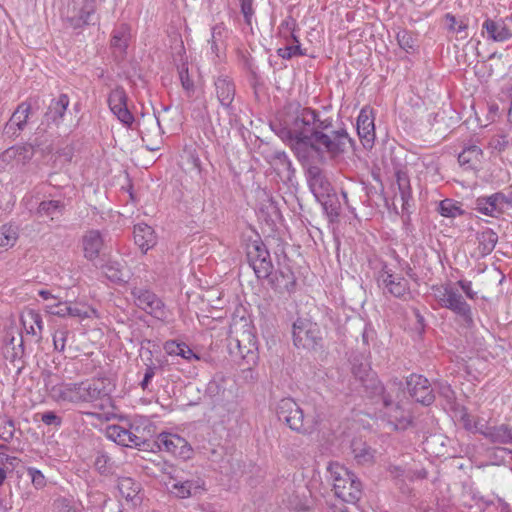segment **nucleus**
Returning <instances> with one entry per match:
<instances>
[{"instance_id": "nucleus-1", "label": "nucleus", "mask_w": 512, "mask_h": 512, "mask_svg": "<svg viewBox=\"0 0 512 512\" xmlns=\"http://www.w3.org/2000/svg\"><path fill=\"white\" fill-rule=\"evenodd\" d=\"M281 137L301 162L323 155L334 159L351 142L346 129L337 126L332 117L308 107L297 110L281 130Z\"/></svg>"}, {"instance_id": "nucleus-2", "label": "nucleus", "mask_w": 512, "mask_h": 512, "mask_svg": "<svg viewBox=\"0 0 512 512\" xmlns=\"http://www.w3.org/2000/svg\"><path fill=\"white\" fill-rule=\"evenodd\" d=\"M353 374L367 389H371L374 395L380 397L383 404L384 416L395 429H405L412 419L409 409V401L402 383L398 381L389 382L383 386L375 377L368 365L353 367Z\"/></svg>"}, {"instance_id": "nucleus-3", "label": "nucleus", "mask_w": 512, "mask_h": 512, "mask_svg": "<svg viewBox=\"0 0 512 512\" xmlns=\"http://www.w3.org/2000/svg\"><path fill=\"white\" fill-rule=\"evenodd\" d=\"M130 140L135 143L134 153L151 152L159 149L161 143L160 127L157 118L151 114L141 113L135 119L130 110Z\"/></svg>"}, {"instance_id": "nucleus-4", "label": "nucleus", "mask_w": 512, "mask_h": 512, "mask_svg": "<svg viewBox=\"0 0 512 512\" xmlns=\"http://www.w3.org/2000/svg\"><path fill=\"white\" fill-rule=\"evenodd\" d=\"M276 414L291 430L301 434H311L318 427V419L313 415H306L291 398H283L278 402Z\"/></svg>"}, {"instance_id": "nucleus-5", "label": "nucleus", "mask_w": 512, "mask_h": 512, "mask_svg": "<svg viewBox=\"0 0 512 512\" xmlns=\"http://www.w3.org/2000/svg\"><path fill=\"white\" fill-rule=\"evenodd\" d=\"M133 445L142 447L139 448V450L150 449L153 451L154 448H157L159 451H165L182 460H188L193 456V449L188 441L180 435L170 432L160 433L152 443L147 441L140 443L138 437H132L130 433V448H132Z\"/></svg>"}, {"instance_id": "nucleus-6", "label": "nucleus", "mask_w": 512, "mask_h": 512, "mask_svg": "<svg viewBox=\"0 0 512 512\" xmlns=\"http://www.w3.org/2000/svg\"><path fill=\"white\" fill-rule=\"evenodd\" d=\"M335 495L347 503H355L361 497V483L344 465L332 462L328 466Z\"/></svg>"}, {"instance_id": "nucleus-7", "label": "nucleus", "mask_w": 512, "mask_h": 512, "mask_svg": "<svg viewBox=\"0 0 512 512\" xmlns=\"http://www.w3.org/2000/svg\"><path fill=\"white\" fill-rule=\"evenodd\" d=\"M228 348L231 355L246 360L248 364L254 363L257 357V339L253 327L244 323L241 329L237 326L231 329L228 338Z\"/></svg>"}, {"instance_id": "nucleus-8", "label": "nucleus", "mask_w": 512, "mask_h": 512, "mask_svg": "<svg viewBox=\"0 0 512 512\" xmlns=\"http://www.w3.org/2000/svg\"><path fill=\"white\" fill-rule=\"evenodd\" d=\"M78 383L80 404H90L99 410H104L110 405L111 385L107 378H93Z\"/></svg>"}, {"instance_id": "nucleus-9", "label": "nucleus", "mask_w": 512, "mask_h": 512, "mask_svg": "<svg viewBox=\"0 0 512 512\" xmlns=\"http://www.w3.org/2000/svg\"><path fill=\"white\" fill-rule=\"evenodd\" d=\"M432 291L441 307L451 310L467 322L472 321L471 306L452 284L445 283L433 286Z\"/></svg>"}, {"instance_id": "nucleus-10", "label": "nucleus", "mask_w": 512, "mask_h": 512, "mask_svg": "<svg viewBox=\"0 0 512 512\" xmlns=\"http://www.w3.org/2000/svg\"><path fill=\"white\" fill-rule=\"evenodd\" d=\"M96 0H69L61 9V18L67 27L78 29L93 23Z\"/></svg>"}, {"instance_id": "nucleus-11", "label": "nucleus", "mask_w": 512, "mask_h": 512, "mask_svg": "<svg viewBox=\"0 0 512 512\" xmlns=\"http://www.w3.org/2000/svg\"><path fill=\"white\" fill-rule=\"evenodd\" d=\"M378 286L384 294L406 300L410 297L409 281L388 265H383L377 276Z\"/></svg>"}, {"instance_id": "nucleus-12", "label": "nucleus", "mask_w": 512, "mask_h": 512, "mask_svg": "<svg viewBox=\"0 0 512 512\" xmlns=\"http://www.w3.org/2000/svg\"><path fill=\"white\" fill-rule=\"evenodd\" d=\"M292 333L297 348L313 349L322 340L319 325L306 318H298L294 322Z\"/></svg>"}, {"instance_id": "nucleus-13", "label": "nucleus", "mask_w": 512, "mask_h": 512, "mask_svg": "<svg viewBox=\"0 0 512 512\" xmlns=\"http://www.w3.org/2000/svg\"><path fill=\"white\" fill-rule=\"evenodd\" d=\"M247 258L257 278H268L272 272V261L269 251L261 240H254L247 244Z\"/></svg>"}, {"instance_id": "nucleus-14", "label": "nucleus", "mask_w": 512, "mask_h": 512, "mask_svg": "<svg viewBox=\"0 0 512 512\" xmlns=\"http://www.w3.org/2000/svg\"><path fill=\"white\" fill-rule=\"evenodd\" d=\"M510 207H512V198L504 192H495L478 197L475 200L474 209L482 215L499 218Z\"/></svg>"}, {"instance_id": "nucleus-15", "label": "nucleus", "mask_w": 512, "mask_h": 512, "mask_svg": "<svg viewBox=\"0 0 512 512\" xmlns=\"http://www.w3.org/2000/svg\"><path fill=\"white\" fill-rule=\"evenodd\" d=\"M132 294L134 296V304L139 309L159 320L166 319L167 311L165 305L153 292L146 289H135Z\"/></svg>"}, {"instance_id": "nucleus-16", "label": "nucleus", "mask_w": 512, "mask_h": 512, "mask_svg": "<svg viewBox=\"0 0 512 512\" xmlns=\"http://www.w3.org/2000/svg\"><path fill=\"white\" fill-rule=\"evenodd\" d=\"M84 257L89 261L99 260L104 255L105 240L99 230H89L82 237Z\"/></svg>"}, {"instance_id": "nucleus-17", "label": "nucleus", "mask_w": 512, "mask_h": 512, "mask_svg": "<svg viewBox=\"0 0 512 512\" xmlns=\"http://www.w3.org/2000/svg\"><path fill=\"white\" fill-rule=\"evenodd\" d=\"M31 109L32 107L30 103H20L13 112L9 121L6 123L3 131L4 134L9 138L17 137L19 133L25 129L31 114Z\"/></svg>"}, {"instance_id": "nucleus-18", "label": "nucleus", "mask_w": 512, "mask_h": 512, "mask_svg": "<svg viewBox=\"0 0 512 512\" xmlns=\"http://www.w3.org/2000/svg\"><path fill=\"white\" fill-rule=\"evenodd\" d=\"M407 386L412 398L423 405H430L434 401V394L428 379L422 375L412 374L407 380Z\"/></svg>"}, {"instance_id": "nucleus-19", "label": "nucleus", "mask_w": 512, "mask_h": 512, "mask_svg": "<svg viewBox=\"0 0 512 512\" xmlns=\"http://www.w3.org/2000/svg\"><path fill=\"white\" fill-rule=\"evenodd\" d=\"M51 398L58 403L80 404V393L78 382H62L53 385L49 389Z\"/></svg>"}, {"instance_id": "nucleus-20", "label": "nucleus", "mask_w": 512, "mask_h": 512, "mask_svg": "<svg viewBox=\"0 0 512 512\" xmlns=\"http://www.w3.org/2000/svg\"><path fill=\"white\" fill-rule=\"evenodd\" d=\"M23 355L24 345L22 336L18 339L15 336L8 337L3 347V356L14 365L16 375H19L24 367L23 362H21Z\"/></svg>"}, {"instance_id": "nucleus-21", "label": "nucleus", "mask_w": 512, "mask_h": 512, "mask_svg": "<svg viewBox=\"0 0 512 512\" xmlns=\"http://www.w3.org/2000/svg\"><path fill=\"white\" fill-rule=\"evenodd\" d=\"M215 94L220 105L227 111L232 108L235 98V85L228 76H219L215 80Z\"/></svg>"}, {"instance_id": "nucleus-22", "label": "nucleus", "mask_w": 512, "mask_h": 512, "mask_svg": "<svg viewBox=\"0 0 512 512\" xmlns=\"http://www.w3.org/2000/svg\"><path fill=\"white\" fill-rule=\"evenodd\" d=\"M108 104L110 110L118 120L128 126V104L124 88L117 87L112 90L108 98Z\"/></svg>"}, {"instance_id": "nucleus-23", "label": "nucleus", "mask_w": 512, "mask_h": 512, "mask_svg": "<svg viewBox=\"0 0 512 512\" xmlns=\"http://www.w3.org/2000/svg\"><path fill=\"white\" fill-rule=\"evenodd\" d=\"M270 283L272 287L280 294H291L295 291L296 277L291 269L285 267L271 273Z\"/></svg>"}, {"instance_id": "nucleus-24", "label": "nucleus", "mask_w": 512, "mask_h": 512, "mask_svg": "<svg viewBox=\"0 0 512 512\" xmlns=\"http://www.w3.org/2000/svg\"><path fill=\"white\" fill-rule=\"evenodd\" d=\"M482 29L487 33L488 38L495 42H504L512 38L511 28L501 19L496 21L487 18Z\"/></svg>"}, {"instance_id": "nucleus-25", "label": "nucleus", "mask_w": 512, "mask_h": 512, "mask_svg": "<svg viewBox=\"0 0 512 512\" xmlns=\"http://www.w3.org/2000/svg\"><path fill=\"white\" fill-rule=\"evenodd\" d=\"M357 132L364 146H371L375 138L374 119L371 111L362 109L357 118Z\"/></svg>"}, {"instance_id": "nucleus-26", "label": "nucleus", "mask_w": 512, "mask_h": 512, "mask_svg": "<svg viewBox=\"0 0 512 512\" xmlns=\"http://www.w3.org/2000/svg\"><path fill=\"white\" fill-rule=\"evenodd\" d=\"M308 183L317 198L328 196L331 191V184L316 166L310 167L308 170Z\"/></svg>"}, {"instance_id": "nucleus-27", "label": "nucleus", "mask_w": 512, "mask_h": 512, "mask_svg": "<svg viewBox=\"0 0 512 512\" xmlns=\"http://www.w3.org/2000/svg\"><path fill=\"white\" fill-rule=\"evenodd\" d=\"M135 245L145 254L156 244V235L152 227L147 224H138L134 227Z\"/></svg>"}, {"instance_id": "nucleus-28", "label": "nucleus", "mask_w": 512, "mask_h": 512, "mask_svg": "<svg viewBox=\"0 0 512 512\" xmlns=\"http://www.w3.org/2000/svg\"><path fill=\"white\" fill-rule=\"evenodd\" d=\"M68 105L69 97L66 94H61L58 99H53L44 115L45 122L58 125L63 119Z\"/></svg>"}, {"instance_id": "nucleus-29", "label": "nucleus", "mask_w": 512, "mask_h": 512, "mask_svg": "<svg viewBox=\"0 0 512 512\" xmlns=\"http://www.w3.org/2000/svg\"><path fill=\"white\" fill-rule=\"evenodd\" d=\"M34 155V148L31 144L12 146L5 150L1 157L3 161L14 159L17 163L25 164L29 162Z\"/></svg>"}, {"instance_id": "nucleus-30", "label": "nucleus", "mask_w": 512, "mask_h": 512, "mask_svg": "<svg viewBox=\"0 0 512 512\" xmlns=\"http://www.w3.org/2000/svg\"><path fill=\"white\" fill-rule=\"evenodd\" d=\"M284 26L290 32V37L292 38L293 43L286 45L283 48H279L277 50L278 56L283 59H291L294 56L304 55L298 37L295 35V23L286 21L285 23L281 24V27Z\"/></svg>"}, {"instance_id": "nucleus-31", "label": "nucleus", "mask_w": 512, "mask_h": 512, "mask_svg": "<svg viewBox=\"0 0 512 512\" xmlns=\"http://www.w3.org/2000/svg\"><path fill=\"white\" fill-rule=\"evenodd\" d=\"M351 447L354 459L358 464L372 465L375 462L376 450L372 449L365 442H362L361 440H354Z\"/></svg>"}, {"instance_id": "nucleus-32", "label": "nucleus", "mask_w": 512, "mask_h": 512, "mask_svg": "<svg viewBox=\"0 0 512 512\" xmlns=\"http://www.w3.org/2000/svg\"><path fill=\"white\" fill-rule=\"evenodd\" d=\"M21 321L27 334L37 336L38 340L41 339L43 321L38 312L35 310H28L22 315Z\"/></svg>"}, {"instance_id": "nucleus-33", "label": "nucleus", "mask_w": 512, "mask_h": 512, "mask_svg": "<svg viewBox=\"0 0 512 512\" xmlns=\"http://www.w3.org/2000/svg\"><path fill=\"white\" fill-rule=\"evenodd\" d=\"M164 350L168 355L180 356L188 361L200 359V357L184 342H178L175 340L166 341L164 344Z\"/></svg>"}, {"instance_id": "nucleus-34", "label": "nucleus", "mask_w": 512, "mask_h": 512, "mask_svg": "<svg viewBox=\"0 0 512 512\" xmlns=\"http://www.w3.org/2000/svg\"><path fill=\"white\" fill-rule=\"evenodd\" d=\"M482 155V149L479 146L472 144L463 149L458 156V161L461 166L473 168L480 162Z\"/></svg>"}, {"instance_id": "nucleus-35", "label": "nucleus", "mask_w": 512, "mask_h": 512, "mask_svg": "<svg viewBox=\"0 0 512 512\" xmlns=\"http://www.w3.org/2000/svg\"><path fill=\"white\" fill-rule=\"evenodd\" d=\"M477 240L481 254L488 255L494 250L498 242V235L492 229H486L477 234Z\"/></svg>"}, {"instance_id": "nucleus-36", "label": "nucleus", "mask_w": 512, "mask_h": 512, "mask_svg": "<svg viewBox=\"0 0 512 512\" xmlns=\"http://www.w3.org/2000/svg\"><path fill=\"white\" fill-rule=\"evenodd\" d=\"M64 207V202L60 200H45L40 202L36 213L40 217H49L53 220L55 216L62 214Z\"/></svg>"}, {"instance_id": "nucleus-37", "label": "nucleus", "mask_w": 512, "mask_h": 512, "mask_svg": "<svg viewBox=\"0 0 512 512\" xmlns=\"http://www.w3.org/2000/svg\"><path fill=\"white\" fill-rule=\"evenodd\" d=\"M437 211L441 216L447 218H456L462 216L465 213L460 202L449 198L439 202Z\"/></svg>"}, {"instance_id": "nucleus-38", "label": "nucleus", "mask_w": 512, "mask_h": 512, "mask_svg": "<svg viewBox=\"0 0 512 512\" xmlns=\"http://www.w3.org/2000/svg\"><path fill=\"white\" fill-rule=\"evenodd\" d=\"M273 166L279 175H283L287 180H291L294 175L292 163L285 152H276L273 158Z\"/></svg>"}, {"instance_id": "nucleus-39", "label": "nucleus", "mask_w": 512, "mask_h": 512, "mask_svg": "<svg viewBox=\"0 0 512 512\" xmlns=\"http://www.w3.org/2000/svg\"><path fill=\"white\" fill-rule=\"evenodd\" d=\"M444 21L449 32L460 35L462 39L467 38L468 21L467 19H458L451 13L444 15Z\"/></svg>"}, {"instance_id": "nucleus-40", "label": "nucleus", "mask_w": 512, "mask_h": 512, "mask_svg": "<svg viewBox=\"0 0 512 512\" xmlns=\"http://www.w3.org/2000/svg\"><path fill=\"white\" fill-rule=\"evenodd\" d=\"M455 419L469 432H480L481 428L478 427V420L467 412L464 407H460L455 411Z\"/></svg>"}, {"instance_id": "nucleus-41", "label": "nucleus", "mask_w": 512, "mask_h": 512, "mask_svg": "<svg viewBox=\"0 0 512 512\" xmlns=\"http://www.w3.org/2000/svg\"><path fill=\"white\" fill-rule=\"evenodd\" d=\"M396 182L399 190V197L402 202V208L404 209L411 198L410 179L405 172L398 171L396 173Z\"/></svg>"}, {"instance_id": "nucleus-42", "label": "nucleus", "mask_w": 512, "mask_h": 512, "mask_svg": "<svg viewBox=\"0 0 512 512\" xmlns=\"http://www.w3.org/2000/svg\"><path fill=\"white\" fill-rule=\"evenodd\" d=\"M18 238L17 228L12 225H3L0 228V253L14 246Z\"/></svg>"}, {"instance_id": "nucleus-43", "label": "nucleus", "mask_w": 512, "mask_h": 512, "mask_svg": "<svg viewBox=\"0 0 512 512\" xmlns=\"http://www.w3.org/2000/svg\"><path fill=\"white\" fill-rule=\"evenodd\" d=\"M488 435L495 443L505 444L512 441V431L507 425L492 428Z\"/></svg>"}, {"instance_id": "nucleus-44", "label": "nucleus", "mask_w": 512, "mask_h": 512, "mask_svg": "<svg viewBox=\"0 0 512 512\" xmlns=\"http://www.w3.org/2000/svg\"><path fill=\"white\" fill-rule=\"evenodd\" d=\"M200 488V485L193 481L187 480L184 482H178L173 485V492L179 498L185 499L193 495L195 491Z\"/></svg>"}, {"instance_id": "nucleus-45", "label": "nucleus", "mask_w": 512, "mask_h": 512, "mask_svg": "<svg viewBox=\"0 0 512 512\" xmlns=\"http://www.w3.org/2000/svg\"><path fill=\"white\" fill-rule=\"evenodd\" d=\"M107 437L114 442L127 447L128 430L118 425H111L107 428Z\"/></svg>"}, {"instance_id": "nucleus-46", "label": "nucleus", "mask_w": 512, "mask_h": 512, "mask_svg": "<svg viewBox=\"0 0 512 512\" xmlns=\"http://www.w3.org/2000/svg\"><path fill=\"white\" fill-rule=\"evenodd\" d=\"M399 46L407 53L415 50V39L407 30H401L396 35Z\"/></svg>"}, {"instance_id": "nucleus-47", "label": "nucleus", "mask_w": 512, "mask_h": 512, "mask_svg": "<svg viewBox=\"0 0 512 512\" xmlns=\"http://www.w3.org/2000/svg\"><path fill=\"white\" fill-rule=\"evenodd\" d=\"M387 471L391 477L401 481H404L406 479L412 480L415 476L412 471L407 470L405 467L401 465L390 464L388 466Z\"/></svg>"}, {"instance_id": "nucleus-48", "label": "nucleus", "mask_w": 512, "mask_h": 512, "mask_svg": "<svg viewBox=\"0 0 512 512\" xmlns=\"http://www.w3.org/2000/svg\"><path fill=\"white\" fill-rule=\"evenodd\" d=\"M15 433V424L12 419H0V439L9 442L13 439Z\"/></svg>"}, {"instance_id": "nucleus-49", "label": "nucleus", "mask_w": 512, "mask_h": 512, "mask_svg": "<svg viewBox=\"0 0 512 512\" xmlns=\"http://www.w3.org/2000/svg\"><path fill=\"white\" fill-rule=\"evenodd\" d=\"M69 330L65 327L58 328L53 334V344L55 350L63 352L65 349L66 341L68 339Z\"/></svg>"}, {"instance_id": "nucleus-50", "label": "nucleus", "mask_w": 512, "mask_h": 512, "mask_svg": "<svg viewBox=\"0 0 512 512\" xmlns=\"http://www.w3.org/2000/svg\"><path fill=\"white\" fill-rule=\"evenodd\" d=\"M27 473L36 489H41L46 485L45 477L40 470L34 467H29L27 469Z\"/></svg>"}, {"instance_id": "nucleus-51", "label": "nucleus", "mask_w": 512, "mask_h": 512, "mask_svg": "<svg viewBox=\"0 0 512 512\" xmlns=\"http://www.w3.org/2000/svg\"><path fill=\"white\" fill-rule=\"evenodd\" d=\"M69 308L70 304L67 302H57L54 305H48V312L52 315H56L59 317L69 316Z\"/></svg>"}, {"instance_id": "nucleus-52", "label": "nucleus", "mask_w": 512, "mask_h": 512, "mask_svg": "<svg viewBox=\"0 0 512 512\" xmlns=\"http://www.w3.org/2000/svg\"><path fill=\"white\" fill-rule=\"evenodd\" d=\"M240 6L246 24L251 26L254 16L253 0H241Z\"/></svg>"}, {"instance_id": "nucleus-53", "label": "nucleus", "mask_w": 512, "mask_h": 512, "mask_svg": "<svg viewBox=\"0 0 512 512\" xmlns=\"http://www.w3.org/2000/svg\"><path fill=\"white\" fill-rule=\"evenodd\" d=\"M41 421L45 425H53V426H60L62 424V419L59 417L55 412L48 411L41 415Z\"/></svg>"}, {"instance_id": "nucleus-54", "label": "nucleus", "mask_w": 512, "mask_h": 512, "mask_svg": "<svg viewBox=\"0 0 512 512\" xmlns=\"http://www.w3.org/2000/svg\"><path fill=\"white\" fill-rule=\"evenodd\" d=\"M457 284L468 299L475 300L477 298V292L473 290L471 281L461 279L457 282Z\"/></svg>"}, {"instance_id": "nucleus-55", "label": "nucleus", "mask_w": 512, "mask_h": 512, "mask_svg": "<svg viewBox=\"0 0 512 512\" xmlns=\"http://www.w3.org/2000/svg\"><path fill=\"white\" fill-rule=\"evenodd\" d=\"M227 30L223 24H217L212 28L211 41L212 42H222L223 37H225Z\"/></svg>"}, {"instance_id": "nucleus-56", "label": "nucleus", "mask_w": 512, "mask_h": 512, "mask_svg": "<svg viewBox=\"0 0 512 512\" xmlns=\"http://www.w3.org/2000/svg\"><path fill=\"white\" fill-rule=\"evenodd\" d=\"M105 274L113 282L120 281L122 279L121 271L111 265L105 266Z\"/></svg>"}, {"instance_id": "nucleus-57", "label": "nucleus", "mask_w": 512, "mask_h": 512, "mask_svg": "<svg viewBox=\"0 0 512 512\" xmlns=\"http://www.w3.org/2000/svg\"><path fill=\"white\" fill-rule=\"evenodd\" d=\"M180 80H181V84H182V87L186 90V91H192L193 88H194V83L193 81L190 79L189 75H188V72L187 70L184 71H180Z\"/></svg>"}, {"instance_id": "nucleus-58", "label": "nucleus", "mask_w": 512, "mask_h": 512, "mask_svg": "<svg viewBox=\"0 0 512 512\" xmlns=\"http://www.w3.org/2000/svg\"><path fill=\"white\" fill-rule=\"evenodd\" d=\"M136 492L135 496L130 497V501L134 506L140 505L144 500V495L140 494V488L135 483H132L130 486V491Z\"/></svg>"}, {"instance_id": "nucleus-59", "label": "nucleus", "mask_w": 512, "mask_h": 512, "mask_svg": "<svg viewBox=\"0 0 512 512\" xmlns=\"http://www.w3.org/2000/svg\"><path fill=\"white\" fill-rule=\"evenodd\" d=\"M69 316L70 317H77V318H80V319H84V318H87L89 317V314L86 310L78 307L77 305H71L70 304V308H69Z\"/></svg>"}, {"instance_id": "nucleus-60", "label": "nucleus", "mask_w": 512, "mask_h": 512, "mask_svg": "<svg viewBox=\"0 0 512 512\" xmlns=\"http://www.w3.org/2000/svg\"><path fill=\"white\" fill-rule=\"evenodd\" d=\"M154 375H155V368L151 367V366L147 367L145 370L144 378L140 383L142 389L147 388L148 384L150 383V381L154 377Z\"/></svg>"}, {"instance_id": "nucleus-61", "label": "nucleus", "mask_w": 512, "mask_h": 512, "mask_svg": "<svg viewBox=\"0 0 512 512\" xmlns=\"http://www.w3.org/2000/svg\"><path fill=\"white\" fill-rule=\"evenodd\" d=\"M10 457L8 455H0V486L4 483L6 479V471L2 467L4 461H9Z\"/></svg>"}, {"instance_id": "nucleus-62", "label": "nucleus", "mask_w": 512, "mask_h": 512, "mask_svg": "<svg viewBox=\"0 0 512 512\" xmlns=\"http://www.w3.org/2000/svg\"><path fill=\"white\" fill-rule=\"evenodd\" d=\"M491 144L493 145V147L495 149H498L499 151H502L506 147L507 141L505 140L504 137H498L496 139H493Z\"/></svg>"}, {"instance_id": "nucleus-63", "label": "nucleus", "mask_w": 512, "mask_h": 512, "mask_svg": "<svg viewBox=\"0 0 512 512\" xmlns=\"http://www.w3.org/2000/svg\"><path fill=\"white\" fill-rule=\"evenodd\" d=\"M441 395H443L448 401L454 398V392L449 385H443L440 389Z\"/></svg>"}, {"instance_id": "nucleus-64", "label": "nucleus", "mask_w": 512, "mask_h": 512, "mask_svg": "<svg viewBox=\"0 0 512 512\" xmlns=\"http://www.w3.org/2000/svg\"><path fill=\"white\" fill-rule=\"evenodd\" d=\"M111 43L113 47H120L122 45L126 47V38L124 35L119 36L118 34H114Z\"/></svg>"}]
</instances>
